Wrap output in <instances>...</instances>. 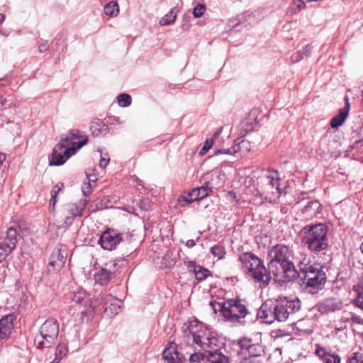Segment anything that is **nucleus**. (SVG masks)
<instances>
[{"label":"nucleus","mask_w":363,"mask_h":363,"mask_svg":"<svg viewBox=\"0 0 363 363\" xmlns=\"http://www.w3.org/2000/svg\"><path fill=\"white\" fill-rule=\"evenodd\" d=\"M86 177L88 179V182L91 184V182H95L97 180V177L95 174H86Z\"/></svg>","instance_id":"57"},{"label":"nucleus","mask_w":363,"mask_h":363,"mask_svg":"<svg viewBox=\"0 0 363 363\" xmlns=\"http://www.w3.org/2000/svg\"><path fill=\"white\" fill-rule=\"evenodd\" d=\"M344 318L345 321L351 320V326L352 330L354 332H357L359 333H363V320L360 318L354 315H352L351 318L349 317H342V319Z\"/></svg>","instance_id":"30"},{"label":"nucleus","mask_w":363,"mask_h":363,"mask_svg":"<svg viewBox=\"0 0 363 363\" xmlns=\"http://www.w3.org/2000/svg\"><path fill=\"white\" fill-rule=\"evenodd\" d=\"M217 178L218 175L216 174L213 172L207 173L204 176V179L206 180L204 185L195 188L191 191V196H193V199L199 201L207 196L211 191V187L216 184L214 182V179Z\"/></svg>","instance_id":"15"},{"label":"nucleus","mask_w":363,"mask_h":363,"mask_svg":"<svg viewBox=\"0 0 363 363\" xmlns=\"http://www.w3.org/2000/svg\"><path fill=\"white\" fill-rule=\"evenodd\" d=\"M70 300L72 303L71 307H73L74 304H75L79 310L82 309V307L85 308L80 311L82 315L90 314L94 311L90 307V303L94 301H90L87 298L86 291L82 289L73 291L70 294Z\"/></svg>","instance_id":"13"},{"label":"nucleus","mask_w":363,"mask_h":363,"mask_svg":"<svg viewBox=\"0 0 363 363\" xmlns=\"http://www.w3.org/2000/svg\"><path fill=\"white\" fill-rule=\"evenodd\" d=\"M16 230L12 227L9 228L6 232L2 234L0 236V243L1 244H9L10 242H13V250L16 247L17 239H16Z\"/></svg>","instance_id":"26"},{"label":"nucleus","mask_w":363,"mask_h":363,"mask_svg":"<svg viewBox=\"0 0 363 363\" xmlns=\"http://www.w3.org/2000/svg\"><path fill=\"white\" fill-rule=\"evenodd\" d=\"M216 154H220V153H223V154H226V155H235V152H234V147L233 146L232 147L230 148H227V149H223V150H218V151L216 152Z\"/></svg>","instance_id":"50"},{"label":"nucleus","mask_w":363,"mask_h":363,"mask_svg":"<svg viewBox=\"0 0 363 363\" xmlns=\"http://www.w3.org/2000/svg\"><path fill=\"white\" fill-rule=\"evenodd\" d=\"M118 104L122 107H126L131 104V97L128 94H121L117 97Z\"/></svg>","instance_id":"37"},{"label":"nucleus","mask_w":363,"mask_h":363,"mask_svg":"<svg viewBox=\"0 0 363 363\" xmlns=\"http://www.w3.org/2000/svg\"><path fill=\"white\" fill-rule=\"evenodd\" d=\"M275 311V305L274 302H265L262 305L259 311V317L267 323H272L277 320V315Z\"/></svg>","instance_id":"22"},{"label":"nucleus","mask_w":363,"mask_h":363,"mask_svg":"<svg viewBox=\"0 0 363 363\" xmlns=\"http://www.w3.org/2000/svg\"><path fill=\"white\" fill-rule=\"evenodd\" d=\"M123 235L116 230L108 229L101 234L99 243L104 249L111 250L123 240Z\"/></svg>","instance_id":"14"},{"label":"nucleus","mask_w":363,"mask_h":363,"mask_svg":"<svg viewBox=\"0 0 363 363\" xmlns=\"http://www.w3.org/2000/svg\"><path fill=\"white\" fill-rule=\"evenodd\" d=\"M63 186H64V185H63V184H62V183H59V184H56V185L53 187V189H52V192H51L52 195H55V196H57V194H58V193L62 190V189L63 188Z\"/></svg>","instance_id":"53"},{"label":"nucleus","mask_w":363,"mask_h":363,"mask_svg":"<svg viewBox=\"0 0 363 363\" xmlns=\"http://www.w3.org/2000/svg\"><path fill=\"white\" fill-rule=\"evenodd\" d=\"M210 335L211 333L203 329L202 324L196 320L190 322L187 331H185L188 341L192 340V344L199 345L203 350Z\"/></svg>","instance_id":"10"},{"label":"nucleus","mask_w":363,"mask_h":363,"mask_svg":"<svg viewBox=\"0 0 363 363\" xmlns=\"http://www.w3.org/2000/svg\"><path fill=\"white\" fill-rule=\"evenodd\" d=\"M117 264L113 262L106 263L105 268H101L94 274L95 281L101 285L108 282L113 274L116 272Z\"/></svg>","instance_id":"19"},{"label":"nucleus","mask_w":363,"mask_h":363,"mask_svg":"<svg viewBox=\"0 0 363 363\" xmlns=\"http://www.w3.org/2000/svg\"><path fill=\"white\" fill-rule=\"evenodd\" d=\"M174 8L172 9L167 14L160 20V24L161 26H167L174 22L177 18V12L174 11Z\"/></svg>","instance_id":"34"},{"label":"nucleus","mask_w":363,"mask_h":363,"mask_svg":"<svg viewBox=\"0 0 363 363\" xmlns=\"http://www.w3.org/2000/svg\"><path fill=\"white\" fill-rule=\"evenodd\" d=\"M194 201L193 196H191V192L186 195H182L178 199V203L182 206H184L186 204H189Z\"/></svg>","instance_id":"39"},{"label":"nucleus","mask_w":363,"mask_h":363,"mask_svg":"<svg viewBox=\"0 0 363 363\" xmlns=\"http://www.w3.org/2000/svg\"><path fill=\"white\" fill-rule=\"evenodd\" d=\"M67 256V253L66 247L62 245H58L51 255L49 266L52 267L53 270H59L63 267Z\"/></svg>","instance_id":"18"},{"label":"nucleus","mask_w":363,"mask_h":363,"mask_svg":"<svg viewBox=\"0 0 363 363\" xmlns=\"http://www.w3.org/2000/svg\"><path fill=\"white\" fill-rule=\"evenodd\" d=\"M239 261L242 270L256 282L269 283L267 270L257 256L251 252L242 253Z\"/></svg>","instance_id":"5"},{"label":"nucleus","mask_w":363,"mask_h":363,"mask_svg":"<svg viewBox=\"0 0 363 363\" xmlns=\"http://www.w3.org/2000/svg\"><path fill=\"white\" fill-rule=\"evenodd\" d=\"M304 55L302 53V51H298L296 54L292 55L291 60L294 62H298L301 60L303 58Z\"/></svg>","instance_id":"51"},{"label":"nucleus","mask_w":363,"mask_h":363,"mask_svg":"<svg viewBox=\"0 0 363 363\" xmlns=\"http://www.w3.org/2000/svg\"><path fill=\"white\" fill-rule=\"evenodd\" d=\"M274 305L277 321L279 322L288 320L290 315L297 312L301 307V303L298 298H289L287 297L279 298L275 300Z\"/></svg>","instance_id":"8"},{"label":"nucleus","mask_w":363,"mask_h":363,"mask_svg":"<svg viewBox=\"0 0 363 363\" xmlns=\"http://www.w3.org/2000/svg\"><path fill=\"white\" fill-rule=\"evenodd\" d=\"M326 302H327V304H328V305L333 304V299H332V298H330V299H328V300L326 301Z\"/></svg>","instance_id":"64"},{"label":"nucleus","mask_w":363,"mask_h":363,"mask_svg":"<svg viewBox=\"0 0 363 363\" xmlns=\"http://www.w3.org/2000/svg\"><path fill=\"white\" fill-rule=\"evenodd\" d=\"M294 4L297 7L296 11H300L301 9L306 7V4L302 0H294Z\"/></svg>","instance_id":"54"},{"label":"nucleus","mask_w":363,"mask_h":363,"mask_svg":"<svg viewBox=\"0 0 363 363\" xmlns=\"http://www.w3.org/2000/svg\"><path fill=\"white\" fill-rule=\"evenodd\" d=\"M6 99L3 98H0V105L4 106L5 104Z\"/></svg>","instance_id":"63"},{"label":"nucleus","mask_w":363,"mask_h":363,"mask_svg":"<svg viewBox=\"0 0 363 363\" xmlns=\"http://www.w3.org/2000/svg\"><path fill=\"white\" fill-rule=\"evenodd\" d=\"M245 184L249 188L252 187L254 191L261 196L262 201H271L281 194L278 172L274 170L253 172L245 179Z\"/></svg>","instance_id":"1"},{"label":"nucleus","mask_w":363,"mask_h":363,"mask_svg":"<svg viewBox=\"0 0 363 363\" xmlns=\"http://www.w3.org/2000/svg\"><path fill=\"white\" fill-rule=\"evenodd\" d=\"M211 252L218 259H223L225 255V247L220 245H216L211 248Z\"/></svg>","instance_id":"35"},{"label":"nucleus","mask_w":363,"mask_h":363,"mask_svg":"<svg viewBox=\"0 0 363 363\" xmlns=\"http://www.w3.org/2000/svg\"><path fill=\"white\" fill-rule=\"evenodd\" d=\"M301 51L304 56H308L311 53V47L310 45H307Z\"/></svg>","instance_id":"56"},{"label":"nucleus","mask_w":363,"mask_h":363,"mask_svg":"<svg viewBox=\"0 0 363 363\" xmlns=\"http://www.w3.org/2000/svg\"><path fill=\"white\" fill-rule=\"evenodd\" d=\"M5 16L4 14L0 13V24L2 23V22L4 21Z\"/></svg>","instance_id":"62"},{"label":"nucleus","mask_w":363,"mask_h":363,"mask_svg":"<svg viewBox=\"0 0 363 363\" xmlns=\"http://www.w3.org/2000/svg\"><path fill=\"white\" fill-rule=\"evenodd\" d=\"M187 267L189 271L192 272L194 274L196 279L199 281L205 279L206 277H208V276L210 274L209 271L207 269L203 268L200 265L196 264V263L192 261H189L187 263Z\"/></svg>","instance_id":"25"},{"label":"nucleus","mask_w":363,"mask_h":363,"mask_svg":"<svg viewBox=\"0 0 363 363\" xmlns=\"http://www.w3.org/2000/svg\"><path fill=\"white\" fill-rule=\"evenodd\" d=\"M13 250V242L8 244L0 243V263Z\"/></svg>","instance_id":"32"},{"label":"nucleus","mask_w":363,"mask_h":363,"mask_svg":"<svg viewBox=\"0 0 363 363\" xmlns=\"http://www.w3.org/2000/svg\"><path fill=\"white\" fill-rule=\"evenodd\" d=\"M240 363H261L257 357H249L244 358Z\"/></svg>","instance_id":"49"},{"label":"nucleus","mask_w":363,"mask_h":363,"mask_svg":"<svg viewBox=\"0 0 363 363\" xmlns=\"http://www.w3.org/2000/svg\"><path fill=\"white\" fill-rule=\"evenodd\" d=\"M268 277H274L275 281L279 283H286L295 276L294 264H285L270 261L269 264Z\"/></svg>","instance_id":"9"},{"label":"nucleus","mask_w":363,"mask_h":363,"mask_svg":"<svg viewBox=\"0 0 363 363\" xmlns=\"http://www.w3.org/2000/svg\"><path fill=\"white\" fill-rule=\"evenodd\" d=\"M240 345L242 350H246L250 357H261L264 353V347L260 342H254L252 339L244 337L240 341Z\"/></svg>","instance_id":"17"},{"label":"nucleus","mask_w":363,"mask_h":363,"mask_svg":"<svg viewBox=\"0 0 363 363\" xmlns=\"http://www.w3.org/2000/svg\"><path fill=\"white\" fill-rule=\"evenodd\" d=\"M208 361V353L196 352L190 356L189 361L193 363H201Z\"/></svg>","instance_id":"36"},{"label":"nucleus","mask_w":363,"mask_h":363,"mask_svg":"<svg viewBox=\"0 0 363 363\" xmlns=\"http://www.w3.org/2000/svg\"><path fill=\"white\" fill-rule=\"evenodd\" d=\"M104 13L111 18L116 17L119 13V6L116 1H111L106 4L104 8Z\"/></svg>","instance_id":"28"},{"label":"nucleus","mask_w":363,"mask_h":363,"mask_svg":"<svg viewBox=\"0 0 363 363\" xmlns=\"http://www.w3.org/2000/svg\"><path fill=\"white\" fill-rule=\"evenodd\" d=\"M325 363H340V358L337 354H330L324 359Z\"/></svg>","instance_id":"43"},{"label":"nucleus","mask_w":363,"mask_h":363,"mask_svg":"<svg viewBox=\"0 0 363 363\" xmlns=\"http://www.w3.org/2000/svg\"><path fill=\"white\" fill-rule=\"evenodd\" d=\"M88 142L87 136L77 129H72L65 138H62L51 155L50 165H62L76 151L85 145Z\"/></svg>","instance_id":"2"},{"label":"nucleus","mask_w":363,"mask_h":363,"mask_svg":"<svg viewBox=\"0 0 363 363\" xmlns=\"http://www.w3.org/2000/svg\"><path fill=\"white\" fill-rule=\"evenodd\" d=\"M82 191L84 196H88L91 193V184L89 182L84 183L82 186Z\"/></svg>","instance_id":"47"},{"label":"nucleus","mask_w":363,"mask_h":363,"mask_svg":"<svg viewBox=\"0 0 363 363\" xmlns=\"http://www.w3.org/2000/svg\"><path fill=\"white\" fill-rule=\"evenodd\" d=\"M315 353L320 358L325 359L326 358V356H328V354H330V353L329 352H327L325 349L320 347V345H315Z\"/></svg>","instance_id":"42"},{"label":"nucleus","mask_w":363,"mask_h":363,"mask_svg":"<svg viewBox=\"0 0 363 363\" xmlns=\"http://www.w3.org/2000/svg\"><path fill=\"white\" fill-rule=\"evenodd\" d=\"M344 101H345V106H344L343 108L342 109V125L347 119L350 109V99L347 96H345L344 97Z\"/></svg>","instance_id":"38"},{"label":"nucleus","mask_w":363,"mask_h":363,"mask_svg":"<svg viewBox=\"0 0 363 363\" xmlns=\"http://www.w3.org/2000/svg\"><path fill=\"white\" fill-rule=\"evenodd\" d=\"M59 333V325L56 320L49 318L40 327L34 338L38 349L48 348L54 344Z\"/></svg>","instance_id":"6"},{"label":"nucleus","mask_w":363,"mask_h":363,"mask_svg":"<svg viewBox=\"0 0 363 363\" xmlns=\"http://www.w3.org/2000/svg\"><path fill=\"white\" fill-rule=\"evenodd\" d=\"M56 197H57V196H55V195H51V199H50V205L52 207V210L55 209V203H56Z\"/></svg>","instance_id":"58"},{"label":"nucleus","mask_w":363,"mask_h":363,"mask_svg":"<svg viewBox=\"0 0 363 363\" xmlns=\"http://www.w3.org/2000/svg\"><path fill=\"white\" fill-rule=\"evenodd\" d=\"M38 49L40 52H45L48 49V45L46 44H41L39 45Z\"/></svg>","instance_id":"59"},{"label":"nucleus","mask_w":363,"mask_h":363,"mask_svg":"<svg viewBox=\"0 0 363 363\" xmlns=\"http://www.w3.org/2000/svg\"><path fill=\"white\" fill-rule=\"evenodd\" d=\"M162 359L164 363H182L184 356L178 352L177 345L171 342L164 348Z\"/></svg>","instance_id":"20"},{"label":"nucleus","mask_w":363,"mask_h":363,"mask_svg":"<svg viewBox=\"0 0 363 363\" xmlns=\"http://www.w3.org/2000/svg\"><path fill=\"white\" fill-rule=\"evenodd\" d=\"M328 228L324 223L308 225L300 231L302 242L312 252H319L325 250L328 243Z\"/></svg>","instance_id":"3"},{"label":"nucleus","mask_w":363,"mask_h":363,"mask_svg":"<svg viewBox=\"0 0 363 363\" xmlns=\"http://www.w3.org/2000/svg\"><path fill=\"white\" fill-rule=\"evenodd\" d=\"M109 160H110L109 157L107 155L103 156L101 154V160L99 162V167L101 168H105L108 165Z\"/></svg>","instance_id":"48"},{"label":"nucleus","mask_w":363,"mask_h":363,"mask_svg":"<svg viewBox=\"0 0 363 363\" xmlns=\"http://www.w3.org/2000/svg\"><path fill=\"white\" fill-rule=\"evenodd\" d=\"M67 346L64 343H60L56 347L55 359L49 363H60L62 359L66 356L67 353Z\"/></svg>","instance_id":"31"},{"label":"nucleus","mask_w":363,"mask_h":363,"mask_svg":"<svg viewBox=\"0 0 363 363\" xmlns=\"http://www.w3.org/2000/svg\"><path fill=\"white\" fill-rule=\"evenodd\" d=\"M208 362L209 363H228V359L218 349H215L214 351H209L208 353Z\"/></svg>","instance_id":"27"},{"label":"nucleus","mask_w":363,"mask_h":363,"mask_svg":"<svg viewBox=\"0 0 363 363\" xmlns=\"http://www.w3.org/2000/svg\"><path fill=\"white\" fill-rule=\"evenodd\" d=\"M353 291L357 294L356 298L363 295V277H360L357 284L354 285Z\"/></svg>","instance_id":"41"},{"label":"nucleus","mask_w":363,"mask_h":363,"mask_svg":"<svg viewBox=\"0 0 363 363\" xmlns=\"http://www.w3.org/2000/svg\"><path fill=\"white\" fill-rule=\"evenodd\" d=\"M206 342L207 344L205 346L206 353H208L209 351H214L215 349L219 347V340L213 333H211L208 340Z\"/></svg>","instance_id":"33"},{"label":"nucleus","mask_w":363,"mask_h":363,"mask_svg":"<svg viewBox=\"0 0 363 363\" xmlns=\"http://www.w3.org/2000/svg\"><path fill=\"white\" fill-rule=\"evenodd\" d=\"M91 130L94 136L105 135L108 132V127L104 123H94L91 126Z\"/></svg>","instance_id":"29"},{"label":"nucleus","mask_w":363,"mask_h":363,"mask_svg":"<svg viewBox=\"0 0 363 363\" xmlns=\"http://www.w3.org/2000/svg\"><path fill=\"white\" fill-rule=\"evenodd\" d=\"M5 159H6V156L4 154H2L1 152H0V167L2 165Z\"/></svg>","instance_id":"61"},{"label":"nucleus","mask_w":363,"mask_h":363,"mask_svg":"<svg viewBox=\"0 0 363 363\" xmlns=\"http://www.w3.org/2000/svg\"><path fill=\"white\" fill-rule=\"evenodd\" d=\"M212 139H206L204 142L203 146L200 150V155H204L213 145Z\"/></svg>","instance_id":"45"},{"label":"nucleus","mask_w":363,"mask_h":363,"mask_svg":"<svg viewBox=\"0 0 363 363\" xmlns=\"http://www.w3.org/2000/svg\"><path fill=\"white\" fill-rule=\"evenodd\" d=\"M121 301L113 297L110 294L103 295L100 300H95L90 303V307L93 311L96 310L98 307L102 305L104 307L106 312L111 315H116L120 311Z\"/></svg>","instance_id":"12"},{"label":"nucleus","mask_w":363,"mask_h":363,"mask_svg":"<svg viewBox=\"0 0 363 363\" xmlns=\"http://www.w3.org/2000/svg\"><path fill=\"white\" fill-rule=\"evenodd\" d=\"M354 302L359 308L363 310V295H360L358 298H355Z\"/></svg>","instance_id":"55"},{"label":"nucleus","mask_w":363,"mask_h":363,"mask_svg":"<svg viewBox=\"0 0 363 363\" xmlns=\"http://www.w3.org/2000/svg\"><path fill=\"white\" fill-rule=\"evenodd\" d=\"M330 126L333 128H337L340 126V111L331 119Z\"/></svg>","instance_id":"44"},{"label":"nucleus","mask_w":363,"mask_h":363,"mask_svg":"<svg viewBox=\"0 0 363 363\" xmlns=\"http://www.w3.org/2000/svg\"><path fill=\"white\" fill-rule=\"evenodd\" d=\"M304 55L302 53V51H298L296 54L292 55L291 60L294 62H298L301 60L303 58Z\"/></svg>","instance_id":"52"},{"label":"nucleus","mask_w":363,"mask_h":363,"mask_svg":"<svg viewBox=\"0 0 363 363\" xmlns=\"http://www.w3.org/2000/svg\"><path fill=\"white\" fill-rule=\"evenodd\" d=\"M205 11V5L202 4H199L194 7L193 10V15L195 18H200L203 15Z\"/></svg>","instance_id":"40"},{"label":"nucleus","mask_w":363,"mask_h":363,"mask_svg":"<svg viewBox=\"0 0 363 363\" xmlns=\"http://www.w3.org/2000/svg\"><path fill=\"white\" fill-rule=\"evenodd\" d=\"M348 363H363V356L357 352L354 353V356L351 357Z\"/></svg>","instance_id":"46"},{"label":"nucleus","mask_w":363,"mask_h":363,"mask_svg":"<svg viewBox=\"0 0 363 363\" xmlns=\"http://www.w3.org/2000/svg\"><path fill=\"white\" fill-rule=\"evenodd\" d=\"M322 205L318 201H310L302 209V213L306 219L318 217L322 214Z\"/></svg>","instance_id":"23"},{"label":"nucleus","mask_w":363,"mask_h":363,"mask_svg":"<svg viewBox=\"0 0 363 363\" xmlns=\"http://www.w3.org/2000/svg\"><path fill=\"white\" fill-rule=\"evenodd\" d=\"M14 315H7L0 320V346L6 340L13 329Z\"/></svg>","instance_id":"21"},{"label":"nucleus","mask_w":363,"mask_h":363,"mask_svg":"<svg viewBox=\"0 0 363 363\" xmlns=\"http://www.w3.org/2000/svg\"><path fill=\"white\" fill-rule=\"evenodd\" d=\"M300 271L303 275V284L309 293L315 294L323 287L326 280L325 274L317 266L306 264L300 268Z\"/></svg>","instance_id":"7"},{"label":"nucleus","mask_w":363,"mask_h":363,"mask_svg":"<svg viewBox=\"0 0 363 363\" xmlns=\"http://www.w3.org/2000/svg\"><path fill=\"white\" fill-rule=\"evenodd\" d=\"M209 305L215 313L220 312L224 320L228 322L242 323V319L249 313L246 306L239 299L211 301Z\"/></svg>","instance_id":"4"},{"label":"nucleus","mask_w":363,"mask_h":363,"mask_svg":"<svg viewBox=\"0 0 363 363\" xmlns=\"http://www.w3.org/2000/svg\"><path fill=\"white\" fill-rule=\"evenodd\" d=\"M88 202L87 199H82L78 203H68L64 205L62 210L64 223L66 225H71L74 218L82 216Z\"/></svg>","instance_id":"11"},{"label":"nucleus","mask_w":363,"mask_h":363,"mask_svg":"<svg viewBox=\"0 0 363 363\" xmlns=\"http://www.w3.org/2000/svg\"><path fill=\"white\" fill-rule=\"evenodd\" d=\"M235 156L242 157L247 154L250 150V143L248 140L238 138L234 142Z\"/></svg>","instance_id":"24"},{"label":"nucleus","mask_w":363,"mask_h":363,"mask_svg":"<svg viewBox=\"0 0 363 363\" xmlns=\"http://www.w3.org/2000/svg\"><path fill=\"white\" fill-rule=\"evenodd\" d=\"M271 261H277V262H282L285 264H293L291 260L292 257L291 251L290 249L282 245H277L274 246L269 254Z\"/></svg>","instance_id":"16"},{"label":"nucleus","mask_w":363,"mask_h":363,"mask_svg":"<svg viewBox=\"0 0 363 363\" xmlns=\"http://www.w3.org/2000/svg\"><path fill=\"white\" fill-rule=\"evenodd\" d=\"M195 241L194 240H189L187 242H186V246L189 247H192L195 245Z\"/></svg>","instance_id":"60"}]
</instances>
